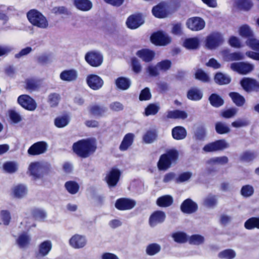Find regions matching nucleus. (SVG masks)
Here are the masks:
<instances>
[{"label": "nucleus", "instance_id": "f257e3e1", "mask_svg": "<svg viewBox=\"0 0 259 259\" xmlns=\"http://www.w3.org/2000/svg\"><path fill=\"white\" fill-rule=\"evenodd\" d=\"M97 149L95 139H82L74 142L72 146L73 153L78 157L85 159L93 155Z\"/></svg>", "mask_w": 259, "mask_h": 259}, {"label": "nucleus", "instance_id": "f03ea898", "mask_svg": "<svg viewBox=\"0 0 259 259\" xmlns=\"http://www.w3.org/2000/svg\"><path fill=\"white\" fill-rule=\"evenodd\" d=\"M179 152L175 149L167 150L165 153L161 154L157 163L159 170L165 171L170 168L173 164L177 163L179 159Z\"/></svg>", "mask_w": 259, "mask_h": 259}, {"label": "nucleus", "instance_id": "7ed1b4c3", "mask_svg": "<svg viewBox=\"0 0 259 259\" xmlns=\"http://www.w3.org/2000/svg\"><path fill=\"white\" fill-rule=\"evenodd\" d=\"M29 176L33 178L34 180L42 179L45 174H48L50 171V165L42 164L38 161L31 162L28 166Z\"/></svg>", "mask_w": 259, "mask_h": 259}, {"label": "nucleus", "instance_id": "20e7f679", "mask_svg": "<svg viewBox=\"0 0 259 259\" xmlns=\"http://www.w3.org/2000/svg\"><path fill=\"white\" fill-rule=\"evenodd\" d=\"M223 42L222 34L219 32L213 31L206 37L205 46L209 50H213L221 46Z\"/></svg>", "mask_w": 259, "mask_h": 259}, {"label": "nucleus", "instance_id": "39448f33", "mask_svg": "<svg viewBox=\"0 0 259 259\" xmlns=\"http://www.w3.org/2000/svg\"><path fill=\"white\" fill-rule=\"evenodd\" d=\"M150 40L156 46H165L171 42V39L163 31H157L151 34Z\"/></svg>", "mask_w": 259, "mask_h": 259}, {"label": "nucleus", "instance_id": "423d86ee", "mask_svg": "<svg viewBox=\"0 0 259 259\" xmlns=\"http://www.w3.org/2000/svg\"><path fill=\"white\" fill-rule=\"evenodd\" d=\"M229 147V144L225 139H220L206 144L203 150L206 152H213L223 151Z\"/></svg>", "mask_w": 259, "mask_h": 259}, {"label": "nucleus", "instance_id": "0eeeda50", "mask_svg": "<svg viewBox=\"0 0 259 259\" xmlns=\"http://www.w3.org/2000/svg\"><path fill=\"white\" fill-rule=\"evenodd\" d=\"M17 102L22 107L28 111H34L37 107L35 100L28 95L23 94L19 96Z\"/></svg>", "mask_w": 259, "mask_h": 259}, {"label": "nucleus", "instance_id": "6e6552de", "mask_svg": "<svg viewBox=\"0 0 259 259\" xmlns=\"http://www.w3.org/2000/svg\"><path fill=\"white\" fill-rule=\"evenodd\" d=\"M231 69L240 74L246 75L251 72L254 69L253 64L245 62H235L231 64Z\"/></svg>", "mask_w": 259, "mask_h": 259}, {"label": "nucleus", "instance_id": "1a4fd4ad", "mask_svg": "<svg viewBox=\"0 0 259 259\" xmlns=\"http://www.w3.org/2000/svg\"><path fill=\"white\" fill-rule=\"evenodd\" d=\"M121 175L120 170L117 168H112L107 174L105 180L109 187H114L119 181Z\"/></svg>", "mask_w": 259, "mask_h": 259}, {"label": "nucleus", "instance_id": "9d476101", "mask_svg": "<svg viewBox=\"0 0 259 259\" xmlns=\"http://www.w3.org/2000/svg\"><path fill=\"white\" fill-rule=\"evenodd\" d=\"M246 44L252 50L258 52L247 51L246 52V56L253 60L259 61V40L249 38L246 40Z\"/></svg>", "mask_w": 259, "mask_h": 259}, {"label": "nucleus", "instance_id": "9b49d317", "mask_svg": "<svg viewBox=\"0 0 259 259\" xmlns=\"http://www.w3.org/2000/svg\"><path fill=\"white\" fill-rule=\"evenodd\" d=\"M243 89L246 92L259 91V82L254 78L244 77L240 82Z\"/></svg>", "mask_w": 259, "mask_h": 259}, {"label": "nucleus", "instance_id": "f8f14e48", "mask_svg": "<svg viewBox=\"0 0 259 259\" xmlns=\"http://www.w3.org/2000/svg\"><path fill=\"white\" fill-rule=\"evenodd\" d=\"M48 149V144L45 141H38L33 144L28 149L27 153L30 156H36L45 153Z\"/></svg>", "mask_w": 259, "mask_h": 259}, {"label": "nucleus", "instance_id": "ddd939ff", "mask_svg": "<svg viewBox=\"0 0 259 259\" xmlns=\"http://www.w3.org/2000/svg\"><path fill=\"white\" fill-rule=\"evenodd\" d=\"M86 81L88 85L93 90H99L104 85V80L98 75L91 74L87 76Z\"/></svg>", "mask_w": 259, "mask_h": 259}, {"label": "nucleus", "instance_id": "4468645a", "mask_svg": "<svg viewBox=\"0 0 259 259\" xmlns=\"http://www.w3.org/2000/svg\"><path fill=\"white\" fill-rule=\"evenodd\" d=\"M136 204L135 200L128 198H120L117 199L115 203V207L119 210H130L133 208Z\"/></svg>", "mask_w": 259, "mask_h": 259}, {"label": "nucleus", "instance_id": "2eb2a0df", "mask_svg": "<svg viewBox=\"0 0 259 259\" xmlns=\"http://www.w3.org/2000/svg\"><path fill=\"white\" fill-rule=\"evenodd\" d=\"M85 60L91 66L98 67L102 63L103 57L98 52L91 51L85 54Z\"/></svg>", "mask_w": 259, "mask_h": 259}, {"label": "nucleus", "instance_id": "dca6fc26", "mask_svg": "<svg viewBox=\"0 0 259 259\" xmlns=\"http://www.w3.org/2000/svg\"><path fill=\"white\" fill-rule=\"evenodd\" d=\"M69 243L72 248L80 249L85 246L87 240L85 236L75 234L70 238Z\"/></svg>", "mask_w": 259, "mask_h": 259}, {"label": "nucleus", "instance_id": "f3484780", "mask_svg": "<svg viewBox=\"0 0 259 259\" xmlns=\"http://www.w3.org/2000/svg\"><path fill=\"white\" fill-rule=\"evenodd\" d=\"M180 209L182 212L186 214H192L198 209L197 204L190 198L184 200L181 204Z\"/></svg>", "mask_w": 259, "mask_h": 259}, {"label": "nucleus", "instance_id": "a211bd4d", "mask_svg": "<svg viewBox=\"0 0 259 259\" xmlns=\"http://www.w3.org/2000/svg\"><path fill=\"white\" fill-rule=\"evenodd\" d=\"M24 88L27 91L32 92L38 91L41 86V79L34 77L26 78L24 81Z\"/></svg>", "mask_w": 259, "mask_h": 259}, {"label": "nucleus", "instance_id": "6ab92c4d", "mask_svg": "<svg viewBox=\"0 0 259 259\" xmlns=\"http://www.w3.org/2000/svg\"><path fill=\"white\" fill-rule=\"evenodd\" d=\"M166 215L162 210H155L153 211L149 218V224L151 227H154L158 224H161L165 221Z\"/></svg>", "mask_w": 259, "mask_h": 259}, {"label": "nucleus", "instance_id": "aec40b11", "mask_svg": "<svg viewBox=\"0 0 259 259\" xmlns=\"http://www.w3.org/2000/svg\"><path fill=\"white\" fill-rule=\"evenodd\" d=\"M188 27L193 31L202 29L205 26V22L201 17H190L187 20Z\"/></svg>", "mask_w": 259, "mask_h": 259}, {"label": "nucleus", "instance_id": "412c9836", "mask_svg": "<svg viewBox=\"0 0 259 259\" xmlns=\"http://www.w3.org/2000/svg\"><path fill=\"white\" fill-rule=\"evenodd\" d=\"M77 72L74 69L64 70L60 74V79L66 82L74 81L77 79Z\"/></svg>", "mask_w": 259, "mask_h": 259}, {"label": "nucleus", "instance_id": "4be33fe9", "mask_svg": "<svg viewBox=\"0 0 259 259\" xmlns=\"http://www.w3.org/2000/svg\"><path fill=\"white\" fill-rule=\"evenodd\" d=\"M135 139V135L133 133H127L124 136L120 145L119 149L121 151L127 150L133 145Z\"/></svg>", "mask_w": 259, "mask_h": 259}, {"label": "nucleus", "instance_id": "5701e85b", "mask_svg": "<svg viewBox=\"0 0 259 259\" xmlns=\"http://www.w3.org/2000/svg\"><path fill=\"white\" fill-rule=\"evenodd\" d=\"M136 55L145 62L152 61L155 57L154 52L147 49H143L138 51Z\"/></svg>", "mask_w": 259, "mask_h": 259}, {"label": "nucleus", "instance_id": "b1692460", "mask_svg": "<svg viewBox=\"0 0 259 259\" xmlns=\"http://www.w3.org/2000/svg\"><path fill=\"white\" fill-rule=\"evenodd\" d=\"M107 108L100 104H93L89 108V112L91 114L95 116L102 117L105 115L107 111Z\"/></svg>", "mask_w": 259, "mask_h": 259}, {"label": "nucleus", "instance_id": "393cba45", "mask_svg": "<svg viewBox=\"0 0 259 259\" xmlns=\"http://www.w3.org/2000/svg\"><path fill=\"white\" fill-rule=\"evenodd\" d=\"M174 202L172 197L170 195H165L159 197L156 200V204L160 207H167L172 205Z\"/></svg>", "mask_w": 259, "mask_h": 259}, {"label": "nucleus", "instance_id": "a878e982", "mask_svg": "<svg viewBox=\"0 0 259 259\" xmlns=\"http://www.w3.org/2000/svg\"><path fill=\"white\" fill-rule=\"evenodd\" d=\"M173 138L177 140H181L185 139L187 136L186 129L181 126H177L174 127L171 131Z\"/></svg>", "mask_w": 259, "mask_h": 259}, {"label": "nucleus", "instance_id": "bb28decb", "mask_svg": "<svg viewBox=\"0 0 259 259\" xmlns=\"http://www.w3.org/2000/svg\"><path fill=\"white\" fill-rule=\"evenodd\" d=\"M144 17H127L126 21L127 27L131 29L138 28L144 22Z\"/></svg>", "mask_w": 259, "mask_h": 259}, {"label": "nucleus", "instance_id": "cd10ccee", "mask_svg": "<svg viewBox=\"0 0 259 259\" xmlns=\"http://www.w3.org/2000/svg\"><path fill=\"white\" fill-rule=\"evenodd\" d=\"M188 117L187 113L183 110H175L168 111L166 115V119H185Z\"/></svg>", "mask_w": 259, "mask_h": 259}, {"label": "nucleus", "instance_id": "c85d7f7f", "mask_svg": "<svg viewBox=\"0 0 259 259\" xmlns=\"http://www.w3.org/2000/svg\"><path fill=\"white\" fill-rule=\"evenodd\" d=\"M26 187L23 184H18L14 186L12 190L13 195L17 198H22L27 194Z\"/></svg>", "mask_w": 259, "mask_h": 259}, {"label": "nucleus", "instance_id": "c756f323", "mask_svg": "<svg viewBox=\"0 0 259 259\" xmlns=\"http://www.w3.org/2000/svg\"><path fill=\"white\" fill-rule=\"evenodd\" d=\"M116 87L121 90H127L131 85V82L129 78L125 77H119L115 80Z\"/></svg>", "mask_w": 259, "mask_h": 259}, {"label": "nucleus", "instance_id": "7c9ffc66", "mask_svg": "<svg viewBox=\"0 0 259 259\" xmlns=\"http://www.w3.org/2000/svg\"><path fill=\"white\" fill-rule=\"evenodd\" d=\"M203 94L198 89L192 88L189 90L187 93V97L191 101H199L202 99Z\"/></svg>", "mask_w": 259, "mask_h": 259}, {"label": "nucleus", "instance_id": "2f4dec72", "mask_svg": "<svg viewBox=\"0 0 259 259\" xmlns=\"http://www.w3.org/2000/svg\"><path fill=\"white\" fill-rule=\"evenodd\" d=\"M74 6L83 11L90 10L92 7V3L89 0H73Z\"/></svg>", "mask_w": 259, "mask_h": 259}, {"label": "nucleus", "instance_id": "473e14b6", "mask_svg": "<svg viewBox=\"0 0 259 259\" xmlns=\"http://www.w3.org/2000/svg\"><path fill=\"white\" fill-rule=\"evenodd\" d=\"M29 21L34 26L46 28L48 25L46 17H27Z\"/></svg>", "mask_w": 259, "mask_h": 259}, {"label": "nucleus", "instance_id": "72a5a7b5", "mask_svg": "<svg viewBox=\"0 0 259 259\" xmlns=\"http://www.w3.org/2000/svg\"><path fill=\"white\" fill-rule=\"evenodd\" d=\"M157 131L155 129H150L146 131L144 135L143 140L145 143H153L157 138Z\"/></svg>", "mask_w": 259, "mask_h": 259}, {"label": "nucleus", "instance_id": "f704fd0d", "mask_svg": "<svg viewBox=\"0 0 259 259\" xmlns=\"http://www.w3.org/2000/svg\"><path fill=\"white\" fill-rule=\"evenodd\" d=\"M214 80L215 83L222 85L230 83L231 78L222 72H217L214 75Z\"/></svg>", "mask_w": 259, "mask_h": 259}, {"label": "nucleus", "instance_id": "c9c22d12", "mask_svg": "<svg viewBox=\"0 0 259 259\" xmlns=\"http://www.w3.org/2000/svg\"><path fill=\"white\" fill-rule=\"evenodd\" d=\"M52 247V245L50 241H44L39 245L38 253L41 256H45L49 253Z\"/></svg>", "mask_w": 259, "mask_h": 259}, {"label": "nucleus", "instance_id": "e433bc0d", "mask_svg": "<svg viewBox=\"0 0 259 259\" xmlns=\"http://www.w3.org/2000/svg\"><path fill=\"white\" fill-rule=\"evenodd\" d=\"M208 100L211 105L214 107H221L224 103L223 99L220 95L215 93L211 94L208 98Z\"/></svg>", "mask_w": 259, "mask_h": 259}, {"label": "nucleus", "instance_id": "4c0bfd02", "mask_svg": "<svg viewBox=\"0 0 259 259\" xmlns=\"http://www.w3.org/2000/svg\"><path fill=\"white\" fill-rule=\"evenodd\" d=\"M184 46L189 50H196L199 46V40L197 37L186 38L184 41Z\"/></svg>", "mask_w": 259, "mask_h": 259}, {"label": "nucleus", "instance_id": "58836bf2", "mask_svg": "<svg viewBox=\"0 0 259 259\" xmlns=\"http://www.w3.org/2000/svg\"><path fill=\"white\" fill-rule=\"evenodd\" d=\"M64 187L67 192L71 194H76L79 190V184L74 181H67L65 183Z\"/></svg>", "mask_w": 259, "mask_h": 259}, {"label": "nucleus", "instance_id": "ea45409f", "mask_svg": "<svg viewBox=\"0 0 259 259\" xmlns=\"http://www.w3.org/2000/svg\"><path fill=\"white\" fill-rule=\"evenodd\" d=\"M166 5L164 3H160L154 7L152 12L154 16H164L166 14Z\"/></svg>", "mask_w": 259, "mask_h": 259}, {"label": "nucleus", "instance_id": "a19ab883", "mask_svg": "<svg viewBox=\"0 0 259 259\" xmlns=\"http://www.w3.org/2000/svg\"><path fill=\"white\" fill-rule=\"evenodd\" d=\"M244 227L247 230L259 229V217H251L246 221Z\"/></svg>", "mask_w": 259, "mask_h": 259}, {"label": "nucleus", "instance_id": "79ce46f5", "mask_svg": "<svg viewBox=\"0 0 259 259\" xmlns=\"http://www.w3.org/2000/svg\"><path fill=\"white\" fill-rule=\"evenodd\" d=\"M229 96L235 105L238 107L243 106L245 103V98L238 93L231 92L229 93Z\"/></svg>", "mask_w": 259, "mask_h": 259}, {"label": "nucleus", "instance_id": "37998d69", "mask_svg": "<svg viewBox=\"0 0 259 259\" xmlns=\"http://www.w3.org/2000/svg\"><path fill=\"white\" fill-rule=\"evenodd\" d=\"M174 240L180 244H183L188 241V235L183 232H177L172 233L171 235Z\"/></svg>", "mask_w": 259, "mask_h": 259}, {"label": "nucleus", "instance_id": "c03bdc74", "mask_svg": "<svg viewBox=\"0 0 259 259\" xmlns=\"http://www.w3.org/2000/svg\"><path fill=\"white\" fill-rule=\"evenodd\" d=\"M69 122V117L67 115H64L56 117L54 120L55 126L58 128H62L66 126Z\"/></svg>", "mask_w": 259, "mask_h": 259}, {"label": "nucleus", "instance_id": "a18cd8bd", "mask_svg": "<svg viewBox=\"0 0 259 259\" xmlns=\"http://www.w3.org/2000/svg\"><path fill=\"white\" fill-rule=\"evenodd\" d=\"M4 170L9 174H14L18 169V164L15 161H7L3 164Z\"/></svg>", "mask_w": 259, "mask_h": 259}, {"label": "nucleus", "instance_id": "49530a36", "mask_svg": "<svg viewBox=\"0 0 259 259\" xmlns=\"http://www.w3.org/2000/svg\"><path fill=\"white\" fill-rule=\"evenodd\" d=\"M226 59L228 61H239L244 58L243 55L240 52H234L230 53L227 51L224 52Z\"/></svg>", "mask_w": 259, "mask_h": 259}, {"label": "nucleus", "instance_id": "de8ad7c7", "mask_svg": "<svg viewBox=\"0 0 259 259\" xmlns=\"http://www.w3.org/2000/svg\"><path fill=\"white\" fill-rule=\"evenodd\" d=\"M160 110L158 105L155 103H150L145 109V115L147 116L156 115Z\"/></svg>", "mask_w": 259, "mask_h": 259}, {"label": "nucleus", "instance_id": "09e8293b", "mask_svg": "<svg viewBox=\"0 0 259 259\" xmlns=\"http://www.w3.org/2000/svg\"><path fill=\"white\" fill-rule=\"evenodd\" d=\"M160 250L161 247L160 245L157 243H153L147 246L146 252L148 255L152 256L158 253Z\"/></svg>", "mask_w": 259, "mask_h": 259}, {"label": "nucleus", "instance_id": "8fccbe9b", "mask_svg": "<svg viewBox=\"0 0 259 259\" xmlns=\"http://www.w3.org/2000/svg\"><path fill=\"white\" fill-rule=\"evenodd\" d=\"M188 241L190 244L198 245L203 243L204 238L200 235L194 234L188 237Z\"/></svg>", "mask_w": 259, "mask_h": 259}, {"label": "nucleus", "instance_id": "3c124183", "mask_svg": "<svg viewBox=\"0 0 259 259\" xmlns=\"http://www.w3.org/2000/svg\"><path fill=\"white\" fill-rule=\"evenodd\" d=\"M216 132L220 135L227 134L230 132V127L225 123L222 122H217L215 124Z\"/></svg>", "mask_w": 259, "mask_h": 259}, {"label": "nucleus", "instance_id": "603ef678", "mask_svg": "<svg viewBox=\"0 0 259 259\" xmlns=\"http://www.w3.org/2000/svg\"><path fill=\"white\" fill-rule=\"evenodd\" d=\"M235 256V251L231 249H225L218 254V257L220 258L233 259Z\"/></svg>", "mask_w": 259, "mask_h": 259}, {"label": "nucleus", "instance_id": "864d4df0", "mask_svg": "<svg viewBox=\"0 0 259 259\" xmlns=\"http://www.w3.org/2000/svg\"><path fill=\"white\" fill-rule=\"evenodd\" d=\"M17 242L20 247H24L29 244L30 238L26 233H23L19 236Z\"/></svg>", "mask_w": 259, "mask_h": 259}, {"label": "nucleus", "instance_id": "5fc2aeb1", "mask_svg": "<svg viewBox=\"0 0 259 259\" xmlns=\"http://www.w3.org/2000/svg\"><path fill=\"white\" fill-rule=\"evenodd\" d=\"M256 156L255 152L246 151L240 155V160L244 162H250L255 159Z\"/></svg>", "mask_w": 259, "mask_h": 259}, {"label": "nucleus", "instance_id": "6e6d98bb", "mask_svg": "<svg viewBox=\"0 0 259 259\" xmlns=\"http://www.w3.org/2000/svg\"><path fill=\"white\" fill-rule=\"evenodd\" d=\"M195 78L203 82H207L209 81V77L207 74L201 69L196 70Z\"/></svg>", "mask_w": 259, "mask_h": 259}, {"label": "nucleus", "instance_id": "4d7b16f0", "mask_svg": "<svg viewBox=\"0 0 259 259\" xmlns=\"http://www.w3.org/2000/svg\"><path fill=\"white\" fill-rule=\"evenodd\" d=\"M237 5L239 9L244 11H248L252 7L251 0H238Z\"/></svg>", "mask_w": 259, "mask_h": 259}, {"label": "nucleus", "instance_id": "13d9d810", "mask_svg": "<svg viewBox=\"0 0 259 259\" xmlns=\"http://www.w3.org/2000/svg\"><path fill=\"white\" fill-rule=\"evenodd\" d=\"M240 193L244 197H249L253 195L254 189L252 186L246 185L242 187Z\"/></svg>", "mask_w": 259, "mask_h": 259}, {"label": "nucleus", "instance_id": "bf43d9fd", "mask_svg": "<svg viewBox=\"0 0 259 259\" xmlns=\"http://www.w3.org/2000/svg\"><path fill=\"white\" fill-rule=\"evenodd\" d=\"M51 12L55 15H70V11L67 8L64 6L55 7H54Z\"/></svg>", "mask_w": 259, "mask_h": 259}, {"label": "nucleus", "instance_id": "052dcab7", "mask_svg": "<svg viewBox=\"0 0 259 259\" xmlns=\"http://www.w3.org/2000/svg\"><path fill=\"white\" fill-rule=\"evenodd\" d=\"M171 66V62L169 60H162L157 63V67L159 70L165 72Z\"/></svg>", "mask_w": 259, "mask_h": 259}, {"label": "nucleus", "instance_id": "680f3d73", "mask_svg": "<svg viewBox=\"0 0 259 259\" xmlns=\"http://www.w3.org/2000/svg\"><path fill=\"white\" fill-rule=\"evenodd\" d=\"M60 99V95L57 93H51L48 97V102L51 107H56L58 105Z\"/></svg>", "mask_w": 259, "mask_h": 259}, {"label": "nucleus", "instance_id": "e2e57ef3", "mask_svg": "<svg viewBox=\"0 0 259 259\" xmlns=\"http://www.w3.org/2000/svg\"><path fill=\"white\" fill-rule=\"evenodd\" d=\"M239 34L241 36L248 38L253 36L252 32L247 25H243L240 28Z\"/></svg>", "mask_w": 259, "mask_h": 259}, {"label": "nucleus", "instance_id": "0e129e2a", "mask_svg": "<svg viewBox=\"0 0 259 259\" xmlns=\"http://www.w3.org/2000/svg\"><path fill=\"white\" fill-rule=\"evenodd\" d=\"M228 162V158L225 156L212 158L208 161V163L209 164L219 163L221 164H225Z\"/></svg>", "mask_w": 259, "mask_h": 259}, {"label": "nucleus", "instance_id": "69168bd1", "mask_svg": "<svg viewBox=\"0 0 259 259\" xmlns=\"http://www.w3.org/2000/svg\"><path fill=\"white\" fill-rule=\"evenodd\" d=\"M151 98V94L150 90L148 88H145L141 91L139 96V100L140 101L149 100Z\"/></svg>", "mask_w": 259, "mask_h": 259}, {"label": "nucleus", "instance_id": "338daca9", "mask_svg": "<svg viewBox=\"0 0 259 259\" xmlns=\"http://www.w3.org/2000/svg\"><path fill=\"white\" fill-rule=\"evenodd\" d=\"M205 205L208 207H213L217 203V200L215 196L210 195L205 198L204 200Z\"/></svg>", "mask_w": 259, "mask_h": 259}, {"label": "nucleus", "instance_id": "774afa93", "mask_svg": "<svg viewBox=\"0 0 259 259\" xmlns=\"http://www.w3.org/2000/svg\"><path fill=\"white\" fill-rule=\"evenodd\" d=\"M237 113V109L235 108H231L223 111L221 115L225 118H230L233 117Z\"/></svg>", "mask_w": 259, "mask_h": 259}]
</instances>
